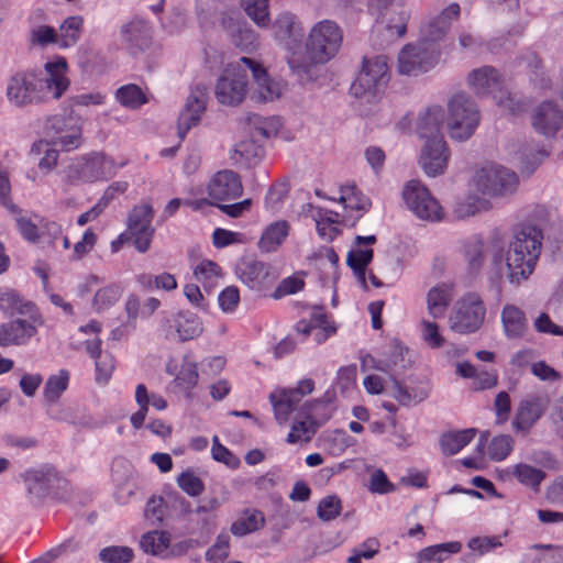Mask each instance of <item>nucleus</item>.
I'll list each match as a JSON object with an SVG mask.
<instances>
[{
    "label": "nucleus",
    "instance_id": "nucleus-52",
    "mask_svg": "<svg viewBox=\"0 0 563 563\" xmlns=\"http://www.w3.org/2000/svg\"><path fill=\"white\" fill-rule=\"evenodd\" d=\"M118 102L128 109H139L147 102V98L142 89L134 84L120 87L115 92Z\"/></svg>",
    "mask_w": 563,
    "mask_h": 563
},
{
    "label": "nucleus",
    "instance_id": "nucleus-22",
    "mask_svg": "<svg viewBox=\"0 0 563 563\" xmlns=\"http://www.w3.org/2000/svg\"><path fill=\"white\" fill-rule=\"evenodd\" d=\"M207 192L214 202L236 199L243 192V186L239 175L232 170L216 173L208 183Z\"/></svg>",
    "mask_w": 563,
    "mask_h": 563
},
{
    "label": "nucleus",
    "instance_id": "nucleus-2",
    "mask_svg": "<svg viewBox=\"0 0 563 563\" xmlns=\"http://www.w3.org/2000/svg\"><path fill=\"white\" fill-rule=\"evenodd\" d=\"M342 41L343 32L336 22H317L309 31L306 44L289 56L290 69L301 76L313 65L329 62L339 53Z\"/></svg>",
    "mask_w": 563,
    "mask_h": 563
},
{
    "label": "nucleus",
    "instance_id": "nucleus-24",
    "mask_svg": "<svg viewBox=\"0 0 563 563\" xmlns=\"http://www.w3.org/2000/svg\"><path fill=\"white\" fill-rule=\"evenodd\" d=\"M342 203L344 213L342 222L354 225L371 208V200L363 195L354 185L343 186L340 189L338 199Z\"/></svg>",
    "mask_w": 563,
    "mask_h": 563
},
{
    "label": "nucleus",
    "instance_id": "nucleus-55",
    "mask_svg": "<svg viewBox=\"0 0 563 563\" xmlns=\"http://www.w3.org/2000/svg\"><path fill=\"white\" fill-rule=\"evenodd\" d=\"M343 509L342 500L338 495H327L320 499L317 516L323 522L336 519Z\"/></svg>",
    "mask_w": 563,
    "mask_h": 563
},
{
    "label": "nucleus",
    "instance_id": "nucleus-23",
    "mask_svg": "<svg viewBox=\"0 0 563 563\" xmlns=\"http://www.w3.org/2000/svg\"><path fill=\"white\" fill-rule=\"evenodd\" d=\"M242 66L252 73L254 79L253 96L260 101H273L282 95V86L271 79L261 64L249 57H241Z\"/></svg>",
    "mask_w": 563,
    "mask_h": 563
},
{
    "label": "nucleus",
    "instance_id": "nucleus-64",
    "mask_svg": "<svg viewBox=\"0 0 563 563\" xmlns=\"http://www.w3.org/2000/svg\"><path fill=\"white\" fill-rule=\"evenodd\" d=\"M421 335L426 344L431 349H439L444 344V338L439 332V327L435 322L422 320Z\"/></svg>",
    "mask_w": 563,
    "mask_h": 563
},
{
    "label": "nucleus",
    "instance_id": "nucleus-10",
    "mask_svg": "<svg viewBox=\"0 0 563 563\" xmlns=\"http://www.w3.org/2000/svg\"><path fill=\"white\" fill-rule=\"evenodd\" d=\"M402 199L409 211L424 221L437 222L443 218V208L420 180L408 181L402 189Z\"/></svg>",
    "mask_w": 563,
    "mask_h": 563
},
{
    "label": "nucleus",
    "instance_id": "nucleus-34",
    "mask_svg": "<svg viewBox=\"0 0 563 563\" xmlns=\"http://www.w3.org/2000/svg\"><path fill=\"white\" fill-rule=\"evenodd\" d=\"M411 12L404 5H391L383 18L385 30L390 41L401 38L407 33V23Z\"/></svg>",
    "mask_w": 563,
    "mask_h": 563
},
{
    "label": "nucleus",
    "instance_id": "nucleus-1",
    "mask_svg": "<svg viewBox=\"0 0 563 563\" xmlns=\"http://www.w3.org/2000/svg\"><path fill=\"white\" fill-rule=\"evenodd\" d=\"M64 57L47 62L44 69L16 71L7 79L4 95L15 109L59 99L69 87Z\"/></svg>",
    "mask_w": 563,
    "mask_h": 563
},
{
    "label": "nucleus",
    "instance_id": "nucleus-59",
    "mask_svg": "<svg viewBox=\"0 0 563 563\" xmlns=\"http://www.w3.org/2000/svg\"><path fill=\"white\" fill-rule=\"evenodd\" d=\"M380 543L376 538H368L352 550V554L346 559L347 563H362V559H373L379 552Z\"/></svg>",
    "mask_w": 563,
    "mask_h": 563
},
{
    "label": "nucleus",
    "instance_id": "nucleus-47",
    "mask_svg": "<svg viewBox=\"0 0 563 563\" xmlns=\"http://www.w3.org/2000/svg\"><path fill=\"white\" fill-rule=\"evenodd\" d=\"M70 374L66 369H60L57 374L51 375L44 386L43 397L47 404H56L68 388Z\"/></svg>",
    "mask_w": 563,
    "mask_h": 563
},
{
    "label": "nucleus",
    "instance_id": "nucleus-35",
    "mask_svg": "<svg viewBox=\"0 0 563 563\" xmlns=\"http://www.w3.org/2000/svg\"><path fill=\"white\" fill-rule=\"evenodd\" d=\"M121 36L128 49L133 54L144 49L150 42L148 27L142 20H133L122 25Z\"/></svg>",
    "mask_w": 563,
    "mask_h": 563
},
{
    "label": "nucleus",
    "instance_id": "nucleus-21",
    "mask_svg": "<svg viewBox=\"0 0 563 563\" xmlns=\"http://www.w3.org/2000/svg\"><path fill=\"white\" fill-rule=\"evenodd\" d=\"M549 407L547 396L530 395L522 399L512 420V428L516 431L528 432L537 421L543 416Z\"/></svg>",
    "mask_w": 563,
    "mask_h": 563
},
{
    "label": "nucleus",
    "instance_id": "nucleus-9",
    "mask_svg": "<svg viewBox=\"0 0 563 563\" xmlns=\"http://www.w3.org/2000/svg\"><path fill=\"white\" fill-rule=\"evenodd\" d=\"M440 52L419 38L416 43L405 45L397 58V69L401 75L418 76L428 73L439 62Z\"/></svg>",
    "mask_w": 563,
    "mask_h": 563
},
{
    "label": "nucleus",
    "instance_id": "nucleus-28",
    "mask_svg": "<svg viewBox=\"0 0 563 563\" xmlns=\"http://www.w3.org/2000/svg\"><path fill=\"white\" fill-rule=\"evenodd\" d=\"M21 476L25 484L30 501L38 503L48 494L55 473L51 467L45 466L27 470Z\"/></svg>",
    "mask_w": 563,
    "mask_h": 563
},
{
    "label": "nucleus",
    "instance_id": "nucleus-32",
    "mask_svg": "<svg viewBox=\"0 0 563 563\" xmlns=\"http://www.w3.org/2000/svg\"><path fill=\"white\" fill-rule=\"evenodd\" d=\"M290 225L286 220H278L268 224L257 242L262 253H274L283 245L289 234Z\"/></svg>",
    "mask_w": 563,
    "mask_h": 563
},
{
    "label": "nucleus",
    "instance_id": "nucleus-63",
    "mask_svg": "<svg viewBox=\"0 0 563 563\" xmlns=\"http://www.w3.org/2000/svg\"><path fill=\"white\" fill-rule=\"evenodd\" d=\"M230 537L228 533L218 536L216 543L207 551L206 559L211 563H223L229 555Z\"/></svg>",
    "mask_w": 563,
    "mask_h": 563
},
{
    "label": "nucleus",
    "instance_id": "nucleus-37",
    "mask_svg": "<svg viewBox=\"0 0 563 563\" xmlns=\"http://www.w3.org/2000/svg\"><path fill=\"white\" fill-rule=\"evenodd\" d=\"M172 536L165 530H153L144 533L140 540L141 549L150 555L168 560L167 550Z\"/></svg>",
    "mask_w": 563,
    "mask_h": 563
},
{
    "label": "nucleus",
    "instance_id": "nucleus-29",
    "mask_svg": "<svg viewBox=\"0 0 563 563\" xmlns=\"http://www.w3.org/2000/svg\"><path fill=\"white\" fill-rule=\"evenodd\" d=\"M376 242L375 235L355 238L356 250H352L347 254L346 263L355 273L358 282L366 288V267L373 260L372 249H362V245H372Z\"/></svg>",
    "mask_w": 563,
    "mask_h": 563
},
{
    "label": "nucleus",
    "instance_id": "nucleus-61",
    "mask_svg": "<svg viewBox=\"0 0 563 563\" xmlns=\"http://www.w3.org/2000/svg\"><path fill=\"white\" fill-rule=\"evenodd\" d=\"M501 545L503 542L499 536L474 537L467 542V548L479 556L485 555Z\"/></svg>",
    "mask_w": 563,
    "mask_h": 563
},
{
    "label": "nucleus",
    "instance_id": "nucleus-42",
    "mask_svg": "<svg viewBox=\"0 0 563 563\" xmlns=\"http://www.w3.org/2000/svg\"><path fill=\"white\" fill-rule=\"evenodd\" d=\"M84 29V18L71 15L63 21L57 32L58 46L69 48L77 44Z\"/></svg>",
    "mask_w": 563,
    "mask_h": 563
},
{
    "label": "nucleus",
    "instance_id": "nucleus-3",
    "mask_svg": "<svg viewBox=\"0 0 563 563\" xmlns=\"http://www.w3.org/2000/svg\"><path fill=\"white\" fill-rule=\"evenodd\" d=\"M542 231L530 223L514 228L505 255L506 276L510 284L520 285L532 275L542 249Z\"/></svg>",
    "mask_w": 563,
    "mask_h": 563
},
{
    "label": "nucleus",
    "instance_id": "nucleus-45",
    "mask_svg": "<svg viewBox=\"0 0 563 563\" xmlns=\"http://www.w3.org/2000/svg\"><path fill=\"white\" fill-rule=\"evenodd\" d=\"M312 219L320 238L328 241L335 238L338 230L334 224L342 221V217L338 212L322 208L313 209Z\"/></svg>",
    "mask_w": 563,
    "mask_h": 563
},
{
    "label": "nucleus",
    "instance_id": "nucleus-51",
    "mask_svg": "<svg viewBox=\"0 0 563 563\" xmlns=\"http://www.w3.org/2000/svg\"><path fill=\"white\" fill-rule=\"evenodd\" d=\"M514 446L515 440L510 434H498L488 442L486 454L492 461L501 462L510 455Z\"/></svg>",
    "mask_w": 563,
    "mask_h": 563
},
{
    "label": "nucleus",
    "instance_id": "nucleus-7",
    "mask_svg": "<svg viewBox=\"0 0 563 563\" xmlns=\"http://www.w3.org/2000/svg\"><path fill=\"white\" fill-rule=\"evenodd\" d=\"M314 390V382L311 378H305L298 382L294 388L276 389L269 395V400L274 408L275 418L279 423H285L290 413L300 410L301 415L310 418L313 408L321 404L320 400L306 401L301 405L303 397Z\"/></svg>",
    "mask_w": 563,
    "mask_h": 563
},
{
    "label": "nucleus",
    "instance_id": "nucleus-26",
    "mask_svg": "<svg viewBox=\"0 0 563 563\" xmlns=\"http://www.w3.org/2000/svg\"><path fill=\"white\" fill-rule=\"evenodd\" d=\"M531 123L543 135H553L562 126L563 111L552 101H544L534 108Z\"/></svg>",
    "mask_w": 563,
    "mask_h": 563
},
{
    "label": "nucleus",
    "instance_id": "nucleus-27",
    "mask_svg": "<svg viewBox=\"0 0 563 563\" xmlns=\"http://www.w3.org/2000/svg\"><path fill=\"white\" fill-rule=\"evenodd\" d=\"M221 24L234 46L243 52H252L257 48L258 36L246 22L234 16H225Z\"/></svg>",
    "mask_w": 563,
    "mask_h": 563
},
{
    "label": "nucleus",
    "instance_id": "nucleus-57",
    "mask_svg": "<svg viewBox=\"0 0 563 563\" xmlns=\"http://www.w3.org/2000/svg\"><path fill=\"white\" fill-rule=\"evenodd\" d=\"M262 155V146L253 137L243 140L234 145L231 152V159L235 162H251Z\"/></svg>",
    "mask_w": 563,
    "mask_h": 563
},
{
    "label": "nucleus",
    "instance_id": "nucleus-5",
    "mask_svg": "<svg viewBox=\"0 0 563 563\" xmlns=\"http://www.w3.org/2000/svg\"><path fill=\"white\" fill-rule=\"evenodd\" d=\"M448 111L446 126L451 139L461 142L468 140L481 121L477 104L466 92L461 91L449 99Z\"/></svg>",
    "mask_w": 563,
    "mask_h": 563
},
{
    "label": "nucleus",
    "instance_id": "nucleus-60",
    "mask_svg": "<svg viewBox=\"0 0 563 563\" xmlns=\"http://www.w3.org/2000/svg\"><path fill=\"white\" fill-rule=\"evenodd\" d=\"M178 486L189 496L197 497L205 490L202 479L194 471L187 470L177 477Z\"/></svg>",
    "mask_w": 563,
    "mask_h": 563
},
{
    "label": "nucleus",
    "instance_id": "nucleus-33",
    "mask_svg": "<svg viewBox=\"0 0 563 563\" xmlns=\"http://www.w3.org/2000/svg\"><path fill=\"white\" fill-rule=\"evenodd\" d=\"M453 299V288L450 284L440 283L427 292V310L434 318H443Z\"/></svg>",
    "mask_w": 563,
    "mask_h": 563
},
{
    "label": "nucleus",
    "instance_id": "nucleus-46",
    "mask_svg": "<svg viewBox=\"0 0 563 563\" xmlns=\"http://www.w3.org/2000/svg\"><path fill=\"white\" fill-rule=\"evenodd\" d=\"M175 328L181 341L194 340L200 336L203 331L200 319L190 312L178 313L175 318Z\"/></svg>",
    "mask_w": 563,
    "mask_h": 563
},
{
    "label": "nucleus",
    "instance_id": "nucleus-40",
    "mask_svg": "<svg viewBox=\"0 0 563 563\" xmlns=\"http://www.w3.org/2000/svg\"><path fill=\"white\" fill-rule=\"evenodd\" d=\"M504 332L509 339L521 338L527 330L523 311L515 305H506L501 311Z\"/></svg>",
    "mask_w": 563,
    "mask_h": 563
},
{
    "label": "nucleus",
    "instance_id": "nucleus-48",
    "mask_svg": "<svg viewBox=\"0 0 563 563\" xmlns=\"http://www.w3.org/2000/svg\"><path fill=\"white\" fill-rule=\"evenodd\" d=\"M264 516L258 510L244 511L231 526L234 536L243 537L257 531L264 525Z\"/></svg>",
    "mask_w": 563,
    "mask_h": 563
},
{
    "label": "nucleus",
    "instance_id": "nucleus-11",
    "mask_svg": "<svg viewBox=\"0 0 563 563\" xmlns=\"http://www.w3.org/2000/svg\"><path fill=\"white\" fill-rule=\"evenodd\" d=\"M485 314L486 308L481 296L467 292L457 300L454 311L450 314L449 324L455 332L473 333L483 324Z\"/></svg>",
    "mask_w": 563,
    "mask_h": 563
},
{
    "label": "nucleus",
    "instance_id": "nucleus-50",
    "mask_svg": "<svg viewBox=\"0 0 563 563\" xmlns=\"http://www.w3.org/2000/svg\"><path fill=\"white\" fill-rule=\"evenodd\" d=\"M194 276L206 289H211L221 279L222 269L216 262L202 260L195 266Z\"/></svg>",
    "mask_w": 563,
    "mask_h": 563
},
{
    "label": "nucleus",
    "instance_id": "nucleus-19",
    "mask_svg": "<svg viewBox=\"0 0 563 563\" xmlns=\"http://www.w3.org/2000/svg\"><path fill=\"white\" fill-rule=\"evenodd\" d=\"M449 161V148L443 136L428 140L421 151L419 163L429 177L444 173Z\"/></svg>",
    "mask_w": 563,
    "mask_h": 563
},
{
    "label": "nucleus",
    "instance_id": "nucleus-15",
    "mask_svg": "<svg viewBox=\"0 0 563 563\" xmlns=\"http://www.w3.org/2000/svg\"><path fill=\"white\" fill-rule=\"evenodd\" d=\"M153 217L154 211L147 202L135 206L128 216L126 231L140 253H145L151 246L155 231L152 225Z\"/></svg>",
    "mask_w": 563,
    "mask_h": 563
},
{
    "label": "nucleus",
    "instance_id": "nucleus-14",
    "mask_svg": "<svg viewBox=\"0 0 563 563\" xmlns=\"http://www.w3.org/2000/svg\"><path fill=\"white\" fill-rule=\"evenodd\" d=\"M51 143L60 150L69 152L82 144V130L77 118L71 115H54L46 124Z\"/></svg>",
    "mask_w": 563,
    "mask_h": 563
},
{
    "label": "nucleus",
    "instance_id": "nucleus-38",
    "mask_svg": "<svg viewBox=\"0 0 563 563\" xmlns=\"http://www.w3.org/2000/svg\"><path fill=\"white\" fill-rule=\"evenodd\" d=\"M508 472L519 484L533 492L539 490L541 483L547 477V473L541 467L523 462L510 466Z\"/></svg>",
    "mask_w": 563,
    "mask_h": 563
},
{
    "label": "nucleus",
    "instance_id": "nucleus-44",
    "mask_svg": "<svg viewBox=\"0 0 563 563\" xmlns=\"http://www.w3.org/2000/svg\"><path fill=\"white\" fill-rule=\"evenodd\" d=\"M123 294V286L120 283H110L97 289L93 295L91 307L96 312H102L113 307Z\"/></svg>",
    "mask_w": 563,
    "mask_h": 563
},
{
    "label": "nucleus",
    "instance_id": "nucleus-43",
    "mask_svg": "<svg viewBox=\"0 0 563 563\" xmlns=\"http://www.w3.org/2000/svg\"><path fill=\"white\" fill-rule=\"evenodd\" d=\"M476 429L470 428L460 431H449L441 435L440 446L445 455H454L466 446L475 437Z\"/></svg>",
    "mask_w": 563,
    "mask_h": 563
},
{
    "label": "nucleus",
    "instance_id": "nucleus-54",
    "mask_svg": "<svg viewBox=\"0 0 563 563\" xmlns=\"http://www.w3.org/2000/svg\"><path fill=\"white\" fill-rule=\"evenodd\" d=\"M29 42L32 47L46 48L49 45H58L57 31L55 27L40 24L30 30Z\"/></svg>",
    "mask_w": 563,
    "mask_h": 563
},
{
    "label": "nucleus",
    "instance_id": "nucleus-39",
    "mask_svg": "<svg viewBox=\"0 0 563 563\" xmlns=\"http://www.w3.org/2000/svg\"><path fill=\"white\" fill-rule=\"evenodd\" d=\"M462 550L460 541H450L429 545L417 553V563H443L452 554H457Z\"/></svg>",
    "mask_w": 563,
    "mask_h": 563
},
{
    "label": "nucleus",
    "instance_id": "nucleus-18",
    "mask_svg": "<svg viewBox=\"0 0 563 563\" xmlns=\"http://www.w3.org/2000/svg\"><path fill=\"white\" fill-rule=\"evenodd\" d=\"M208 101V88L198 84L191 88L186 100L184 110L178 117V136L184 140L188 131L199 124L202 114L206 111Z\"/></svg>",
    "mask_w": 563,
    "mask_h": 563
},
{
    "label": "nucleus",
    "instance_id": "nucleus-30",
    "mask_svg": "<svg viewBox=\"0 0 563 563\" xmlns=\"http://www.w3.org/2000/svg\"><path fill=\"white\" fill-rule=\"evenodd\" d=\"M407 352V347L400 342L393 341L384 358L375 361L371 355H366L362 358V367L363 369L371 367L385 373L395 368L405 369L407 367L405 357Z\"/></svg>",
    "mask_w": 563,
    "mask_h": 563
},
{
    "label": "nucleus",
    "instance_id": "nucleus-16",
    "mask_svg": "<svg viewBox=\"0 0 563 563\" xmlns=\"http://www.w3.org/2000/svg\"><path fill=\"white\" fill-rule=\"evenodd\" d=\"M461 14L460 4L451 2L440 12L429 15L420 26L419 38L429 45H433L443 40L452 23L459 19Z\"/></svg>",
    "mask_w": 563,
    "mask_h": 563
},
{
    "label": "nucleus",
    "instance_id": "nucleus-62",
    "mask_svg": "<svg viewBox=\"0 0 563 563\" xmlns=\"http://www.w3.org/2000/svg\"><path fill=\"white\" fill-rule=\"evenodd\" d=\"M99 559L106 563H129L133 559V550L129 547H107L99 552Z\"/></svg>",
    "mask_w": 563,
    "mask_h": 563
},
{
    "label": "nucleus",
    "instance_id": "nucleus-13",
    "mask_svg": "<svg viewBox=\"0 0 563 563\" xmlns=\"http://www.w3.org/2000/svg\"><path fill=\"white\" fill-rule=\"evenodd\" d=\"M26 318H15L0 323V346H25L37 335L38 328L44 324L41 312L24 314Z\"/></svg>",
    "mask_w": 563,
    "mask_h": 563
},
{
    "label": "nucleus",
    "instance_id": "nucleus-6",
    "mask_svg": "<svg viewBox=\"0 0 563 563\" xmlns=\"http://www.w3.org/2000/svg\"><path fill=\"white\" fill-rule=\"evenodd\" d=\"M115 162L102 152H91L76 158L66 168L70 185L93 184L112 178L117 173Z\"/></svg>",
    "mask_w": 563,
    "mask_h": 563
},
{
    "label": "nucleus",
    "instance_id": "nucleus-53",
    "mask_svg": "<svg viewBox=\"0 0 563 563\" xmlns=\"http://www.w3.org/2000/svg\"><path fill=\"white\" fill-rule=\"evenodd\" d=\"M51 142L38 141L33 144L31 152L34 154H43L38 161V168L45 173H49L57 166L59 153Z\"/></svg>",
    "mask_w": 563,
    "mask_h": 563
},
{
    "label": "nucleus",
    "instance_id": "nucleus-58",
    "mask_svg": "<svg viewBox=\"0 0 563 563\" xmlns=\"http://www.w3.org/2000/svg\"><path fill=\"white\" fill-rule=\"evenodd\" d=\"M135 402L139 410L131 416L130 421L135 429H140L145 421L150 407V396L144 384H139L135 388Z\"/></svg>",
    "mask_w": 563,
    "mask_h": 563
},
{
    "label": "nucleus",
    "instance_id": "nucleus-8",
    "mask_svg": "<svg viewBox=\"0 0 563 563\" xmlns=\"http://www.w3.org/2000/svg\"><path fill=\"white\" fill-rule=\"evenodd\" d=\"M472 185L483 196L490 198L507 197L516 192L519 177L507 167L488 165L476 170Z\"/></svg>",
    "mask_w": 563,
    "mask_h": 563
},
{
    "label": "nucleus",
    "instance_id": "nucleus-49",
    "mask_svg": "<svg viewBox=\"0 0 563 563\" xmlns=\"http://www.w3.org/2000/svg\"><path fill=\"white\" fill-rule=\"evenodd\" d=\"M313 328L314 341L320 344L336 332V327L321 308H314L307 319Z\"/></svg>",
    "mask_w": 563,
    "mask_h": 563
},
{
    "label": "nucleus",
    "instance_id": "nucleus-4",
    "mask_svg": "<svg viewBox=\"0 0 563 563\" xmlns=\"http://www.w3.org/2000/svg\"><path fill=\"white\" fill-rule=\"evenodd\" d=\"M389 78L387 56L365 57L362 70L351 86V91L358 99L375 101L384 93Z\"/></svg>",
    "mask_w": 563,
    "mask_h": 563
},
{
    "label": "nucleus",
    "instance_id": "nucleus-25",
    "mask_svg": "<svg viewBox=\"0 0 563 563\" xmlns=\"http://www.w3.org/2000/svg\"><path fill=\"white\" fill-rule=\"evenodd\" d=\"M240 280L251 289L261 290L272 284L275 276L267 264L256 260H243L236 265Z\"/></svg>",
    "mask_w": 563,
    "mask_h": 563
},
{
    "label": "nucleus",
    "instance_id": "nucleus-41",
    "mask_svg": "<svg viewBox=\"0 0 563 563\" xmlns=\"http://www.w3.org/2000/svg\"><path fill=\"white\" fill-rule=\"evenodd\" d=\"M0 309L7 314H30L32 312H40L36 306L27 300H24L14 290L0 289Z\"/></svg>",
    "mask_w": 563,
    "mask_h": 563
},
{
    "label": "nucleus",
    "instance_id": "nucleus-20",
    "mask_svg": "<svg viewBox=\"0 0 563 563\" xmlns=\"http://www.w3.org/2000/svg\"><path fill=\"white\" fill-rule=\"evenodd\" d=\"M467 85L477 96H492L497 99V95H501L505 88V79L495 67L483 66L468 74Z\"/></svg>",
    "mask_w": 563,
    "mask_h": 563
},
{
    "label": "nucleus",
    "instance_id": "nucleus-31",
    "mask_svg": "<svg viewBox=\"0 0 563 563\" xmlns=\"http://www.w3.org/2000/svg\"><path fill=\"white\" fill-rule=\"evenodd\" d=\"M549 156V151L543 146L531 143L520 145L515 152L512 162L521 174L531 175Z\"/></svg>",
    "mask_w": 563,
    "mask_h": 563
},
{
    "label": "nucleus",
    "instance_id": "nucleus-56",
    "mask_svg": "<svg viewBox=\"0 0 563 563\" xmlns=\"http://www.w3.org/2000/svg\"><path fill=\"white\" fill-rule=\"evenodd\" d=\"M246 14L260 27H266L269 22L268 0H241Z\"/></svg>",
    "mask_w": 563,
    "mask_h": 563
},
{
    "label": "nucleus",
    "instance_id": "nucleus-36",
    "mask_svg": "<svg viewBox=\"0 0 563 563\" xmlns=\"http://www.w3.org/2000/svg\"><path fill=\"white\" fill-rule=\"evenodd\" d=\"M444 122V111L440 106L427 108L419 114L417 121V133L422 139L440 136L439 132Z\"/></svg>",
    "mask_w": 563,
    "mask_h": 563
},
{
    "label": "nucleus",
    "instance_id": "nucleus-17",
    "mask_svg": "<svg viewBox=\"0 0 563 563\" xmlns=\"http://www.w3.org/2000/svg\"><path fill=\"white\" fill-rule=\"evenodd\" d=\"M272 29L275 40L286 49L289 65V56L302 47L303 26L295 14L283 12L275 19Z\"/></svg>",
    "mask_w": 563,
    "mask_h": 563
},
{
    "label": "nucleus",
    "instance_id": "nucleus-12",
    "mask_svg": "<svg viewBox=\"0 0 563 563\" xmlns=\"http://www.w3.org/2000/svg\"><path fill=\"white\" fill-rule=\"evenodd\" d=\"M241 64V58L236 63L229 64L217 81L214 93L217 100L222 104L236 106L246 96L247 68Z\"/></svg>",
    "mask_w": 563,
    "mask_h": 563
}]
</instances>
